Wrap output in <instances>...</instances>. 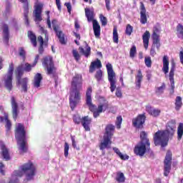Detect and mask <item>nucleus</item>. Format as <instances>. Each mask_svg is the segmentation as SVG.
I'll list each match as a JSON object with an SVG mask.
<instances>
[{
    "instance_id": "dca6fc26",
    "label": "nucleus",
    "mask_w": 183,
    "mask_h": 183,
    "mask_svg": "<svg viewBox=\"0 0 183 183\" xmlns=\"http://www.w3.org/2000/svg\"><path fill=\"white\" fill-rule=\"evenodd\" d=\"M19 1L23 4L24 21L26 24L28 26L29 25V20H28V14H29V3H28V0Z\"/></svg>"
},
{
    "instance_id": "c03bdc74",
    "label": "nucleus",
    "mask_w": 183,
    "mask_h": 183,
    "mask_svg": "<svg viewBox=\"0 0 183 183\" xmlns=\"http://www.w3.org/2000/svg\"><path fill=\"white\" fill-rule=\"evenodd\" d=\"M94 78L97 79V82H99L100 81L102 80V70L99 69L98 70L95 75Z\"/></svg>"
},
{
    "instance_id": "72a5a7b5",
    "label": "nucleus",
    "mask_w": 183,
    "mask_h": 183,
    "mask_svg": "<svg viewBox=\"0 0 183 183\" xmlns=\"http://www.w3.org/2000/svg\"><path fill=\"white\" fill-rule=\"evenodd\" d=\"M140 138L141 142H144L147 145V147H151V143L149 142V139L147 138V133L145 132H142L140 133Z\"/></svg>"
},
{
    "instance_id": "6e6d98bb",
    "label": "nucleus",
    "mask_w": 183,
    "mask_h": 183,
    "mask_svg": "<svg viewBox=\"0 0 183 183\" xmlns=\"http://www.w3.org/2000/svg\"><path fill=\"white\" fill-rule=\"evenodd\" d=\"M73 56L76 59V61H79V54L78 53V51L76 49H74L72 51Z\"/></svg>"
},
{
    "instance_id": "680f3d73",
    "label": "nucleus",
    "mask_w": 183,
    "mask_h": 183,
    "mask_svg": "<svg viewBox=\"0 0 183 183\" xmlns=\"http://www.w3.org/2000/svg\"><path fill=\"white\" fill-rule=\"evenodd\" d=\"M64 5L66 6L69 14H71V11H72L71 3H65Z\"/></svg>"
},
{
    "instance_id": "774afa93",
    "label": "nucleus",
    "mask_w": 183,
    "mask_h": 183,
    "mask_svg": "<svg viewBox=\"0 0 183 183\" xmlns=\"http://www.w3.org/2000/svg\"><path fill=\"white\" fill-rule=\"evenodd\" d=\"M39 54H44V45H40V47L39 48Z\"/></svg>"
},
{
    "instance_id": "4468645a",
    "label": "nucleus",
    "mask_w": 183,
    "mask_h": 183,
    "mask_svg": "<svg viewBox=\"0 0 183 183\" xmlns=\"http://www.w3.org/2000/svg\"><path fill=\"white\" fill-rule=\"evenodd\" d=\"M145 114H139L137 117L132 119L133 127L135 128H141L145 123Z\"/></svg>"
},
{
    "instance_id": "e2e57ef3",
    "label": "nucleus",
    "mask_w": 183,
    "mask_h": 183,
    "mask_svg": "<svg viewBox=\"0 0 183 183\" xmlns=\"http://www.w3.org/2000/svg\"><path fill=\"white\" fill-rule=\"evenodd\" d=\"M110 2H111V0H105L106 8H107V11H110V9H111V7L109 6Z\"/></svg>"
},
{
    "instance_id": "4d7b16f0",
    "label": "nucleus",
    "mask_w": 183,
    "mask_h": 183,
    "mask_svg": "<svg viewBox=\"0 0 183 183\" xmlns=\"http://www.w3.org/2000/svg\"><path fill=\"white\" fill-rule=\"evenodd\" d=\"M116 97H117V98H122V92L120 87H117L116 89Z\"/></svg>"
},
{
    "instance_id": "1a4fd4ad",
    "label": "nucleus",
    "mask_w": 183,
    "mask_h": 183,
    "mask_svg": "<svg viewBox=\"0 0 183 183\" xmlns=\"http://www.w3.org/2000/svg\"><path fill=\"white\" fill-rule=\"evenodd\" d=\"M42 64L43 66L46 68L48 75H51V76L54 78V79H56V69H55L54 61H52V57H45Z\"/></svg>"
},
{
    "instance_id": "58836bf2",
    "label": "nucleus",
    "mask_w": 183,
    "mask_h": 183,
    "mask_svg": "<svg viewBox=\"0 0 183 183\" xmlns=\"http://www.w3.org/2000/svg\"><path fill=\"white\" fill-rule=\"evenodd\" d=\"M182 135H183V124L180 123L177 128V139H178V141H181V139H182Z\"/></svg>"
},
{
    "instance_id": "2eb2a0df",
    "label": "nucleus",
    "mask_w": 183,
    "mask_h": 183,
    "mask_svg": "<svg viewBox=\"0 0 183 183\" xmlns=\"http://www.w3.org/2000/svg\"><path fill=\"white\" fill-rule=\"evenodd\" d=\"M1 30L4 43L8 45V42H9V26L6 24H2Z\"/></svg>"
},
{
    "instance_id": "4c0bfd02",
    "label": "nucleus",
    "mask_w": 183,
    "mask_h": 183,
    "mask_svg": "<svg viewBox=\"0 0 183 183\" xmlns=\"http://www.w3.org/2000/svg\"><path fill=\"white\" fill-rule=\"evenodd\" d=\"M182 107V98L181 97H176V102H175V109L176 111H179L181 109V107Z\"/></svg>"
},
{
    "instance_id": "cd10ccee",
    "label": "nucleus",
    "mask_w": 183,
    "mask_h": 183,
    "mask_svg": "<svg viewBox=\"0 0 183 183\" xmlns=\"http://www.w3.org/2000/svg\"><path fill=\"white\" fill-rule=\"evenodd\" d=\"M113 151H114L115 154H117L120 159H122L123 161H127V159H129V156H128L127 154H122L119 149L117 147H113Z\"/></svg>"
},
{
    "instance_id": "473e14b6",
    "label": "nucleus",
    "mask_w": 183,
    "mask_h": 183,
    "mask_svg": "<svg viewBox=\"0 0 183 183\" xmlns=\"http://www.w3.org/2000/svg\"><path fill=\"white\" fill-rule=\"evenodd\" d=\"M141 82H142V72L139 70L136 76V86H137L138 89L141 88Z\"/></svg>"
},
{
    "instance_id": "0eeeda50",
    "label": "nucleus",
    "mask_w": 183,
    "mask_h": 183,
    "mask_svg": "<svg viewBox=\"0 0 183 183\" xmlns=\"http://www.w3.org/2000/svg\"><path fill=\"white\" fill-rule=\"evenodd\" d=\"M84 11L88 22L93 21V31L94 36L97 38H99V36H101V26L99 25V23H98V21L94 20V10L86 8Z\"/></svg>"
},
{
    "instance_id": "6ab92c4d",
    "label": "nucleus",
    "mask_w": 183,
    "mask_h": 183,
    "mask_svg": "<svg viewBox=\"0 0 183 183\" xmlns=\"http://www.w3.org/2000/svg\"><path fill=\"white\" fill-rule=\"evenodd\" d=\"M11 108H12V114H13V118L14 121H16V118L18 117V104L16 103V101L15 100V97H11Z\"/></svg>"
},
{
    "instance_id": "b1692460",
    "label": "nucleus",
    "mask_w": 183,
    "mask_h": 183,
    "mask_svg": "<svg viewBox=\"0 0 183 183\" xmlns=\"http://www.w3.org/2000/svg\"><path fill=\"white\" fill-rule=\"evenodd\" d=\"M147 10L145 9V6L144 4H142L141 11H140V22L143 25H145L147 23Z\"/></svg>"
},
{
    "instance_id": "8fccbe9b",
    "label": "nucleus",
    "mask_w": 183,
    "mask_h": 183,
    "mask_svg": "<svg viewBox=\"0 0 183 183\" xmlns=\"http://www.w3.org/2000/svg\"><path fill=\"white\" fill-rule=\"evenodd\" d=\"M100 21L102 22V25L103 26H107V24H108V20L107 19V17H105L104 15L100 14L99 15Z\"/></svg>"
},
{
    "instance_id": "2f4dec72",
    "label": "nucleus",
    "mask_w": 183,
    "mask_h": 183,
    "mask_svg": "<svg viewBox=\"0 0 183 183\" xmlns=\"http://www.w3.org/2000/svg\"><path fill=\"white\" fill-rule=\"evenodd\" d=\"M152 38L153 39V44L156 45V48L157 49H159V47L161 46V44H159V35L153 33L152 35Z\"/></svg>"
},
{
    "instance_id": "9b49d317",
    "label": "nucleus",
    "mask_w": 183,
    "mask_h": 183,
    "mask_svg": "<svg viewBox=\"0 0 183 183\" xmlns=\"http://www.w3.org/2000/svg\"><path fill=\"white\" fill-rule=\"evenodd\" d=\"M34 66H34V64H30L29 63H22L21 65H19L16 70L17 80L19 81V79H21L22 75H24V71L26 72H31V71H32V68Z\"/></svg>"
},
{
    "instance_id": "69168bd1",
    "label": "nucleus",
    "mask_w": 183,
    "mask_h": 183,
    "mask_svg": "<svg viewBox=\"0 0 183 183\" xmlns=\"http://www.w3.org/2000/svg\"><path fill=\"white\" fill-rule=\"evenodd\" d=\"M38 59H39V55H36L35 59H34V61L33 63V66H35V65H36V64H38Z\"/></svg>"
},
{
    "instance_id": "7c9ffc66",
    "label": "nucleus",
    "mask_w": 183,
    "mask_h": 183,
    "mask_svg": "<svg viewBox=\"0 0 183 183\" xmlns=\"http://www.w3.org/2000/svg\"><path fill=\"white\" fill-rule=\"evenodd\" d=\"M171 161H166L164 162V177H168L169 175V172H171Z\"/></svg>"
},
{
    "instance_id": "e433bc0d",
    "label": "nucleus",
    "mask_w": 183,
    "mask_h": 183,
    "mask_svg": "<svg viewBox=\"0 0 183 183\" xmlns=\"http://www.w3.org/2000/svg\"><path fill=\"white\" fill-rule=\"evenodd\" d=\"M116 181L119 183H124L125 182V176L124 175V173L121 172H118L116 174Z\"/></svg>"
},
{
    "instance_id": "4be33fe9",
    "label": "nucleus",
    "mask_w": 183,
    "mask_h": 183,
    "mask_svg": "<svg viewBox=\"0 0 183 183\" xmlns=\"http://www.w3.org/2000/svg\"><path fill=\"white\" fill-rule=\"evenodd\" d=\"M146 111L148 112V114H149V115H152V117H159V115L161 114V110L159 109H155L151 106H147Z\"/></svg>"
},
{
    "instance_id": "79ce46f5",
    "label": "nucleus",
    "mask_w": 183,
    "mask_h": 183,
    "mask_svg": "<svg viewBox=\"0 0 183 183\" xmlns=\"http://www.w3.org/2000/svg\"><path fill=\"white\" fill-rule=\"evenodd\" d=\"M134 31V27L131 24H127L125 29V34L127 36H131Z\"/></svg>"
},
{
    "instance_id": "0e129e2a",
    "label": "nucleus",
    "mask_w": 183,
    "mask_h": 183,
    "mask_svg": "<svg viewBox=\"0 0 183 183\" xmlns=\"http://www.w3.org/2000/svg\"><path fill=\"white\" fill-rule=\"evenodd\" d=\"M56 5L57 6V9L59 11H61V0H56Z\"/></svg>"
},
{
    "instance_id": "a18cd8bd",
    "label": "nucleus",
    "mask_w": 183,
    "mask_h": 183,
    "mask_svg": "<svg viewBox=\"0 0 183 183\" xmlns=\"http://www.w3.org/2000/svg\"><path fill=\"white\" fill-rule=\"evenodd\" d=\"M144 64L146 66H147V68H151V66H152V60H151L150 56H146L144 58Z\"/></svg>"
},
{
    "instance_id": "ea45409f",
    "label": "nucleus",
    "mask_w": 183,
    "mask_h": 183,
    "mask_svg": "<svg viewBox=\"0 0 183 183\" xmlns=\"http://www.w3.org/2000/svg\"><path fill=\"white\" fill-rule=\"evenodd\" d=\"M29 38L31 39L32 44L34 46H36V36L32 33V31L28 32Z\"/></svg>"
},
{
    "instance_id": "412c9836",
    "label": "nucleus",
    "mask_w": 183,
    "mask_h": 183,
    "mask_svg": "<svg viewBox=\"0 0 183 183\" xmlns=\"http://www.w3.org/2000/svg\"><path fill=\"white\" fill-rule=\"evenodd\" d=\"M174 71H175V63H172V67L170 69L169 74L172 89H174V88H175V82L174 81Z\"/></svg>"
},
{
    "instance_id": "13d9d810",
    "label": "nucleus",
    "mask_w": 183,
    "mask_h": 183,
    "mask_svg": "<svg viewBox=\"0 0 183 183\" xmlns=\"http://www.w3.org/2000/svg\"><path fill=\"white\" fill-rule=\"evenodd\" d=\"M151 56H154L157 55V51H155V46L152 45L150 49Z\"/></svg>"
},
{
    "instance_id": "3c124183",
    "label": "nucleus",
    "mask_w": 183,
    "mask_h": 183,
    "mask_svg": "<svg viewBox=\"0 0 183 183\" xmlns=\"http://www.w3.org/2000/svg\"><path fill=\"white\" fill-rule=\"evenodd\" d=\"M39 26L41 34H44L46 41H48V31H46L43 26H41V25H39Z\"/></svg>"
},
{
    "instance_id": "c85d7f7f",
    "label": "nucleus",
    "mask_w": 183,
    "mask_h": 183,
    "mask_svg": "<svg viewBox=\"0 0 183 183\" xmlns=\"http://www.w3.org/2000/svg\"><path fill=\"white\" fill-rule=\"evenodd\" d=\"M41 81H42V75L39 73H37L34 76V86L35 88H39L41 86Z\"/></svg>"
},
{
    "instance_id": "864d4df0",
    "label": "nucleus",
    "mask_w": 183,
    "mask_h": 183,
    "mask_svg": "<svg viewBox=\"0 0 183 183\" xmlns=\"http://www.w3.org/2000/svg\"><path fill=\"white\" fill-rule=\"evenodd\" d=\"M164 161H172V152L167 151Z\"/></svg>"
},
{
    "instance_id": "f3484780",
    "label": "nucleus",
    "mask_w": 183,
    "mask_h": 183,
    "mask_svg": "<svg viewBox=\"0 0 183 183\" xmlns=\"http://www.w3.org/2000/svg\"><path fill=\"white\" fill-rule=\"evenodd\" d=\"M52 26H53V29L55 31L56 34V36L59 38V42L60 44H61L62 45L65 44V36L64 35V33H62L61 31H58V29L56 28V25H55V24H56V20H53L51 21Z\"/></svg>"
},
{
    "instance_id": "37998d69",
    "label": "nucleus",
    "mask_w": 183,
    "mask_h": 183,
    "mask_svg": "<svg viewBox=\"0 0 183 183\" xmlns=\"http://www.w3.org/2000/svg\"><path fill=\"white\" fill-rule=\"evenodd\" d=\"M113 42H114V44H118L119 42L118 31L117 28H114L113 29Z\"/></svg>"
},
{
    "instance_id": "6e6552de",
    "label": "nucleus",
    "mask_w": 183,
    "mask_h": 183,
    "mask_svg": "<svg viewBox=\"0 0 183 183\" xmlns=\"http://www.w3.org/2000/svg\"><path fill=\"white\" fill-rule=\"evenodd\" d=\"M106 68L107 69L108 80L110 83V90L111 92H114V91L117 89V76L115 71H114V69L112 68V64H111V63H108L106 65Z\"/></svg>"
},
{
    "instance_id": "bb28decb",
    "label": "nucleus",
    "mask_w": 183,
    "mask_h": 183,
    "mask_svg": "<svg viewBox=\"0 0 183 183\" xmlns=\"http://www.w3.org/2000/svg\"><path fill=\"white\" fill-rule=\"evenodd\" d=\"M1 148L2 151V155L4 157V159L9 160L11 159V156L9 155V150L6 149V147L4 143H1Z\"/></svg>"
},
{
    "instance_id": "49530a36",
    "label": "nucleus",
    "mask_w": 183,
    "mask_h": 183,
    "mask_svg": "<svg viewBox=\"0 0 183 183\" xmlns=\"http://www.w3.org/2000/svg\"><path fill=\"white\" fill-rule=\"evenodd\" d=\"M73 121L75 124H79L81 122L82 123V119L81 118V116L79 114H75L73 117Z\"/></svg>"
},
{
    "instance_id": "423d86ee",
    "label": "nucleus",
    "mask_w": 183,
    "mask_h": 183,
    "mask_svg": "<svg viewBox=\"0 0 183 183\" xmlns=\"http://www.w3.org/2000/svg\"><path fill=\"white\" fill-rule=\"evenodd\" d=\"M114 131H115V126L112 124H107L105 128V132L103 136V140L99 144V149L101 151H104V149H108L112 142V136L114 135Z\"/></svg>"
},
{
    "instance_id": "f03ea898",
    "label": "nucleus",
    "mask_w": 183,
    "mask_h": 183,
    "mask_svg": "<svg viewBox=\"0 0 183 183\" xmlns=\"http://www.w3.org/2000/svg\"><path fill=\"white\" fill-rule=\"evenodd\" d=\"M82 89V76L76 74L71 81L70 90L69 104L72 110L79 104L81 101V90Z\"/></svg>"
},
{
    "instance_id": "20e7f679",
    "label": "nucleus",
    "mask_w": 183,
    "mask_h": 183,
    "mask_svg": "<svg viewBox=\"0 0 183 183\" xmlns=\"http://www.w3.org/2000/svg\"><path fill=\"white\" fill-rule=\"evenodd\" d=\"M92 94V87H89L86 93V104L89 107V111L93 112L94 118H98L102 112H105L108 109V102L105 100L104 98H102L104 101L103 103H101L97 107V105L92 104V97L91 94Z\"/></svg>"
},
{
    "instance_id": "39448f33",
    "label": "nucleus",
    "mask_w": 183,
    "mask_h": 183,
    "mask_svg": "<svg viewBox=\"0 0 183 183\" xmlns=\"http://www.w3.org/2000/svg\"><path fill=\"white\" fill-rule=\"evenodd\" d=\"M16 139L21 154L26 152L28 150V142H26V133L25 127L21 123L18 124L16 127Z\"/></svg>"
},
{
    "instance_id": "7ed1b4c3",
    "label": "nucleus",
    "mask_w": 183,
    "mask_h": 183,
    "mask_svg": "<svg viewBox=\"0 0 183 183\" xmlns=\"http://www.w3.org/2000/svg\"><path fill=\"white\" fill-rule=\"evenodd\" d=\"M26 175L27 181H32L36 175V167L32 163L29 162L20 167V170H15L11 174V179L9 183L18 182V178Z\"/></svg>"
},
{
    "instance_id": "9d476101",
    "label": "nucleus",
    "mask_w": 183,
    "mask_h": 183,
    "mask_svg": "<svg viewBox=\"0 0 183 183\" xmlns=\"http://www.w3.org/2000/svg\"><path fill=\"white\" fill-rule=\"evenodd\" d=\"M12 75H14V64L9 65L8 72L3 79L4 86L9 92L12 91V88H14V86H12Z\"/></svg>"
},
{
    "instance_id": "052dcab7",
    "label": "nucleus",
    "mask_w": 183,
    "mask_h": 183,
    "mask_svg": "<svg viewBox=\"0 0 183 183\" xmlns=\"http://www.w3.org/2000/svg\"><path fill=\"white\" fill-rule=\"evenodd\" d=\"M71 142L73 148L76 149H79V147H76V142L75 141V137H74L73 136H71Z\"/></svg>"
},
{
    "instance_id": "603ef678",
    "label": "nucleus",
    "mask_w": 183,
    "mask_h": 183,
    "mask_svg": "<svg viewBox=\"0 0 183 183\" xmlns=\"http://www.w3.org/2000/svg\"><path fill=\"white\" fill-rule=\"evenodd\" d=\"M122 124V117L119 116V117H117V121H116V125H117V129H121V124Z\"/></svg>"
},
{
    "instance_id": "a211bd4d",
    "label": "nucleus",
    "mask_w": 183,
    "mask_h": 183,
    "mask_svg": "<svg viewBox=\"0 0 183 183\" xmlns=\"http://www.w3.org/2000/svg\"><path fill=\"white\" fill-rule=\"evenodd\" d=\"M1 112L4 114V117H1V122H6L5 128L6 129V132L11 131V128L12 127V124L11 121L8 119V114L1 109Z\"/></svg>"
},
{
    "instance_id": "f8f14e48",
    "label": "nucleus",
    "mask_w": 183,
    "mask_h": 183,
    "mask_svg": "<svg viewBox=\"0 0 183 183\" xmlns=\"http://www.w3.org/2000/svg\"><path fill=\"white\" fill-rule=\"evenodd\" d=\"M147 151H149V147L144 142H139L134 148V154L139 157H144Z\"/></svg>"
},
{
    "instance_id": "393cba45",
    "label": "nucleus",
    "mask_w": 183,
    "mask_h": 183,
    "mask_svg": "<svg viewBox=\"0 0 183 183\" xmlns=\"http://www.w3.org/2000/svg\"><path fill=\"white\" fill-rule=\"evenodd\" d=\"M149 38H151V34L149 31H146L142 36L143 44L145 49H148V45L149 44Z\"/></svg>"
},
{
    "instance_id": "de8ad7c7",
    "label": "nucleus",
    "mask_w": 183,
    "mask_h": 183,
    "mask_svg": "<svg viewBox=\"0 0 183 183\" xmlns=\"http://www.w3.org/2000/svg\"><path fill=\"white\" fill-rule=\"evenodd\" d=\"M19 55L21 58H23L24 61H25L26 52L25 51V49H24L23 47L19 48Z\"/></svg>"
},
{
    "instance_id": "f704fd0d",
    "label": "nucleus",
    "mask_w": 183,
    "mask_h": 183,
    "mask_svg": "<svg viewBox=\"0 0 183 183\" xmlns=\"http://www.w3.org/2000/svg\"><path fill=\"white\" fill-rule=\"evenodd\" d=\"M19 84H21L22 90L24 92H27L28 91V78H24L21 81V79L18 80Z\"/></svg>"
},
{
    "instance_id": "338daca9",
    "label": "nucleus",
    "mask_w": 183,
    "mask_h": 183,
    "mask_svg": "<svg viewBox=\"0 0 183 183\" xmlns=\"http://www.w3.org/2000/svg\"><path fill=\"white\" fill-rule=\"evenodd\" d=\"M38 42L40 43V45H44V38H42V36H39L38 37Z\"/></svg>"
},
{
    "instance_id": "a19ab883",
    "label": "nucleus",
    "mask_w": 183,
    "mask_h": 183,
    "mask_svg": "<svg viewBox=\"0 0 183 183\" xmlns=\"http://www.w3.org/2000/svg\"><path fill=\"white\" fill-rule=\"evenodd\" d=\"M164 91H165V84L162 83L161 86L156 87L155 92L157 95H162V94H164Z\"/></svg>"
},
{
    "instance_id": "c9c22d12",
    "label": "nucleus",
    "mask_w": 183,
    "mask_h": 183,
    "mask_svg": "<svg viewBox=\"0 0 183 183\" xmlns=\"http://www.w3.org/2000/svg\"><path fill=\"white\" fill-rule=\"evenodd\" d=\"M81 54H83L86 58H88L91 55V47L86 45V50L82 47H79Z\"/></svg>"
},
{
    "instance_id": "aec40b11",
    "label": "nucleus",
    "mask_w": 183,
    "mask_h": 183,
    "mask_svg": "<svg viewBox=\"0 0 183 183\" xmlns=\"http://www.w3.org/2000/svg\"><path fill=\"white\" fill-rule=\"evenodd\" d=\"M91 122H92V119L89 117L86 116L82 118L81 125L84 127L85 131H91V128H89Z\"/></svg>"
},
{
    "instance_id": "c756f323",
    "label": "nucleus",
    "mask_w": 183,
    "mask_h": 183,
    "mask_svg": "<svg viewBox=\"0 0 183 183\" xmlns=\"http://www.w3.org/2000/svg\"><path fill=\"white\" fill-rule=\"evenodd\" d=\"M176 35L179 39H183V25L179 24L176 27Z\"/></svg>"
},
{
    "instance_id": "5701e85b",
    "label": "nucleus",
    "mask_w": 183,
    "mask_h": 183,
    "mask_svg": "<svg viewBox=\"0 0 183 183\" xmlns=\"http://www.w3.org/2000/svg\"><path fill=\"white\" fill-rule=\"evenodd\" d=\"M162 71L165 74H167L169 71V59L168 58V56H163Z\"/></svg>"
},
{
    "instance_id": "5fc2aeb1",
    "label": "nucleus",
    "mask_w": 183,
    "mask_h": 183,
    "mask_svg": "<svg viewBox=\"0 0 183 183\" xmlns=\"http://www.w3.org/2000/svg\"><path fill=\"white\" fill-rule=\"evenodd\" d=\"M69 151V144L68 142H65L64 144V157H68Z\"/></svg>"
},
{
    "instance_id": "bf43d9fd",
    "label": "nucleus",
    "mask_w": 183,
    "mask_h": 183,
    "mask_svg": "<svg viewBox=\"0 0 183 183\" xmlns=\"http://www.w3.org/2000/svg\"><path fill=\"white\" fill-rule=\"evenodd\" d=\"M46 15H47V25H48V28H49V29H52V26L51 25V19H49V11H46Z\"/></svg>"
},
{
    "instance_id": "a878e982",
    "label": "nucleus",
    "mask_w": 183,
    "mask_h": 183,
    "mask_svg": "<svg viewBox=\"0 0 183 183\" xmlns=\"http://www.w3.org/2000/svg\"><path fill=\"white\" fill-rule=\"evenodd\" d=\"M95 68H102V64L101 63V60L97 59L95 61H92L91 63L90 67H89V72L92 74L95 71Z\"/></svg>"
},
{
    "instance_id": "f257e3e1",
    "label": "nucleus",
    "mask_w": 183,
    "mask_h": 183,
    "mask_svg": "<svg viewBox=\"0 0 183 183\" xmlns=\"http://www.w3.org/2000/svg\"><path fill=\"white\" fill-rule=\"evenodd\" d=\"M175 120H171L168 122L165 130L157 131L154 136V145H160L162 148L168 145L169 139H172L175 134Z\"/></svg>"
},
{
    "instance_id": "09e8293b",
    "label": "nucleus",
    "mask_w": 183,
    "mask_h": 183,
    "mask_svg": "<svg viewBox=\"0 0 183 183\" xmlns=\"http://www.w3.org/2000/svg\"><path fill=\"white\" fill-rule=\"evenodd\" d=\"M130 58H135V55H137V46H132L130 49Z\"/></svg>"
},
{
    "instance_id": "ddd939ff",
    "label": "nucleus",
    "mask_w": 183,
    "mask_h": 183,
    "mask_svg": "<svg viewBox=\"0 0 183 183\" xmlns=\"http://www.w3.org/2000/svg\"><path fill=\"white\" fill-rule=\"evenodd\" d=\"M42 8H44V5L42 4H39L34 6L33 16L34 18V21L36 24H39L41 21H42Z\"/></svg>"
}]
</instances>
